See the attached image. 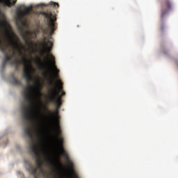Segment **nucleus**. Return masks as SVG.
Returning <instances> with one entry per match:
<instances>
[{
  "instance_id": "dca6fc26",
  "label": "nucleus",
  "mask_w": 178,
  "mask_h": 178,
  "mask_svg": "<svg viewBox=\"0 0 178 178\" xmlns=\"http://www.w3.org/2000/svg\"><path fill=\"white\" fill-rule=\"evenodd\" d=\"M6 63H5V61H3L2 65H1V67L3 70L5 69V67H6Z\"/></svg>"
},
{
  "instance_id": "9d476101",
  "label": "nucleus",
  "mask_w": 178,
  "mask_h": 178,
  "mask_svg": "<svg viewBox=\"0 0 178 178\" xmlns=\"http://www.w3.org/2000/svg\"><path fill=\"white\" fill-rule=\"evenodd\" d=\"M55 87H56V89L58 90V91H59V92L63 90V86L62 81L60 79H57V83L54 84L53 88H55Z\"/></svg>"
},
{
  "instance_id": "a211bd4d",
  "label": "nucleus",
  "mask_w": 178,
  "mask_h": 178,
  "mask_svg": "<svg viewBox=\"0 0 178 178\" xmlns=\"http://www.w3.org/2000/svg\"><path fill=\"white\" fill-rule=\"evenodd\" d=\"M69 177H70V178H72V175H69Z\"/></svg>"
},
{
  "instance_id": "6ab92c4d",
  "label": "nucleus",
  "mask_w": 178,
  "mask_h": 178,
  "mask_svg": "<svg viewBox=\"0 0 178 178\" xmlns=\"http://www.w3.org/2000/svg\"><path fill=\"white\" fill-rule=\"evenodd\" d=\"M161 31H163V27H161Z\"/></svg>"
},
{
  "instance_id": "7ed1b4c3",
  "label": "nucleus",
  "mask_w": 178,
  "mask_h": 178,
  "mask_svg": "<svg viewBox=\"0 0 178 178\" xmlns=\"http://www.w3.org/2000/svg\"><path fill=\"white\" fill-rule=\"evenodd\" d=\"M51 59L49 60L48 64H42L44 67H47L46 72L43 73V76L46 80H48L49 81V86L50 87H52L54 86V79H52V76H51V72L49 71V69H51V67L53 68V70L54 72V77L55 79H59V69L56 67V62H55V57L54 55H51ZM51 66V67H50Z\"/></svg>"
},
{
  "instance_id": "0eeeda50",
  "label": "nucleus",
  "mask_w": 178,
  "mask_h": 178,
  "mask_svg": "<svg viewBox=\"0 0 178 178\" xmlns=\"http://www.w3.org/2000/svg\"><path fill=\"white\" fill-rule=\"evenodd\" d=\"M173 8V4L170 0H163L161 3V17L163 19L166 15L169 13V10H172Z\"/></svg>"
},
{
  "instance_id": "2eb2a0df",
  "label": "nucleus",
  "mask_w": 178,
  "mask_h": 178,
  "mask_svg": "<svg viewBox=\"0 0 178 178\" xmlns=\"http://www.w3.org/2000/svg\"><path fill=\"white\" fill-rule=\"evenodd\" d=\"M49 5H50V6H53L54 8H59V3L54 2V1L51 2L49 3Z\"/></svg>"
},
{
  "instance_id": "f257e3e1",
  "label": "nucleus",
  "mask_w": 178,
  "mask_h": 178,
  "mask_svg": "<svg viewBox=\"0 0 178 178\" xmlns=\"http://www.w3.org/2000/svg\"><path fill=\"white\" fill-rule=\"evenodd\" d=\"M21 115L24 120V133L29 138L28 144L31 149V154L34 156L36 163V167L31 165L28 170L34 178H38V175H37L38 170L40 171L41 175L45 174V170L42 168L40 152H42L43 155L47 156L44 143H37L35 139H34V133L35 134H40V129H38V127L33 125V120H34V118L40 119V110L38 108L30 110V108L24 104Z\"/></svg>"
},
{
  "instance_id": "39448f33",
  "label": "nucleus",
  "mask_w": 178,
  "mask_h": 178,
  "mask_svg": "<svg viewBox=\"0 0 178 178\" xmlns=\"http://www.w3.org/2000/svg\"><path fill=\"white\" fill-rule=\"evenodd\" d=\"M40 15L44 16L48 20L49 27L51 30V33L55 31V22H56V17L51 11H45L40 13Z\"/></svg>"
},
{
  "instance_id": "f03ea898",
  "label": "nucleus",
  "mask_w": 178,
  "mask_h": 178,
  "mask_svg": "<svg viewBox=\"0 0 178 178\" xmlns=\"http://www.w3.org/2000/svg\"><path fill=\"white\" fill-rule=\"evenodd\" d=\"M47 112L49 114V119L54 131V135L52 136L54 141V146L56 149L59 151L60 154L63 155L64 159L67 161L70 174L74 175V167L73 162L70 161L69 154H67V152L65 150V148H63V138L62 137V130L60 129V124L59 122V110L56 109L54 112L47 110Z\"/></svg>"
},
{
  "instance_id": "4468645a",
  "label": "nucleus",
  "mask_w": 178,
  "mask_h": 178,
  "mask_svg": "<svg viewBox=\"0 0 178 178\" xmlns=\"http://www.w3.org/2000/svg\"><path fill=\"white\" fill-rule=\"evenodd\" d=\"M26 35L27 36V35H32V34L33 35H35V38L37 37V33H35V31H26Z\"/></svg>"
},
{
  "instance_id": "20e7f679",
  "label": "nucleus",
  "mask_w": 178,
  "mask_h": 178,
  "mask_svg": "<svg viewBox=\"0 0 178 178\" xmlns=\"http://www.w3.org/2000/svg\"><path fill=\"white\" fill-rule=\"evenodd\" d=\"M40 45H41L42 48V53L47 54V56L44 57V62L42 63L41 60V58L40 57H38L36 59L37 63L39 65H48L49 63V61L52 59V57L51 56V51H52V46L54 45V43L50 41L47 40V42H45V39H43L41 42H40Z\"/></svg>"
},
{
  "instance_id": "423d86ee",
  "label": "nucleus",
  "mask_w": 178,
  "mask_h": 178,
  "mask_svg": "<svg viewBox=\"0 0 178 178\" xmlns=\"http://www.w3.org/2000/svg\"><path fill=\"white\" fill-rule=\"evenodd\" d=\"M57 97L58 92L54 90L52 93H48L47 99L51 104H54L56 109L59 111L60 109V106H62V100H60V97Z\"/></svg>"
},
{
  "instance_id": "ddd939ff",
  "label": "nucleus",
  "mask_w": 178,
  "mask_h": 178,
  "mask_svg": "<svg viewBox=\"0 0 178 178\" xmlns=\"http://www.w3.org/2000/svg\"><path fill=\"white\" fill-rule=\"evenodd\" d=\"M11 83L12 84H13V86H19L22 87V86H23V83H22V81L16 79L15 76H13V79L11 80Z\"/></svg>"
},
{
  "instance_id": "9b49d317",
  "label": "nucleus",
  "mask_w": 178,
  "mask_h": 178,
  "mask_svg": "<svg viewBox=\"0 0 178 178\" xmlns=\"http://www.w3.org/2000/svg\"><path fill=\"white\" fill-rule=\"evenodd\" d=\"M55 90L58 92V97H56V99H58V97H60V101H62V97H64V95H66V92H65V91H62L61 95H59V92H60L59 90H58L56 87H55V88H52L49 91V94H52V92H54V91H55Z\"/></svg>"
},
{
  "instance_id": "aec40b11",
  "label": "nucleus",
  "mask_w": 178,
  "mask_h": 178,
  "mask_svg": "<svg viewBox=\"0 0 178 178\" xmlns=\"http://www.w3.org/2000/svg\"><path fill=\"white\" fill-rule=\"evenodd\" d=\"M58 163H59V165H61V164H60V161L59 160H58Z\"/></svg>"
},
{
  "instance_id": "1a4fd4ad",
  "label": "nucleus",
  "mask_w": 178,
  "mask_h": 178,
  "mask_svg": "<svg viewBox=\"0 0 178 178\" xmlns=\"http://www.w3.org/2000/svg\"><path fill=\"white\" fill-rule=\"evenodd\" d=\"M16 24L17 27L19 29V30H23L22 27H27L29 25L27 24V18H21V19H17V21H16ZM20 24L22 27H20Z\"/></svg>"
},
{
  "instance_id": "f8f14e48",
  "label": "nucleus",
  "mask_w": 178,
  "mask_h": 178,
  "mask_svg": "<svg viewBox=\"0 0 178 178\" xmlns=\"http://www.w3.org/2000/svg\"><path fill=\"white\" fill-rule=\"evenodd\" d=\"M22 38L28 47H33V42L29 40L27 35H22Z\"/></svg>"
},
{
  "instance_id": "6e6552de",
  "label": "nucleus",
  "mask_w": 178,
  "mask_h": 178,
  "mask_svg": "<svg viewBox=\"0 0 178 178\" xmlns=\"http://www.w3.org/2000/svg\"><path fill=\"white\" fill-rule=\"evenodd\" d=\"M33 10L32 6L26 7L23 10H18L17 11V17L19 20H22V19H25L27 17V16H30L31 15V10Z\"/></svg>"
},
{
  "instance_id": "f3484780",
  "label": "nucleus",
  "mask_w": 178,
  "mask_h": 178,
  "mask_svg": "<svg viewBox=\"0 0 178 178\" xmlns=\"http://www.w3.org/2000/svg\"><path fill=\"white\" fill-rule=\"evenodd\" d=\"M38 6H44V4H39Z\"/></svg>"
}]
</instances>
